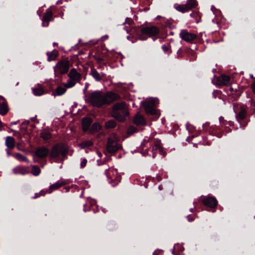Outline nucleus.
I'll use <instances>...</instances> for the list:
<instances>
[{"label": "nucleus", "instance_id": "1", "mask_svg": "<svg viewBox=\"0 0 255 255\" xmlns=\"http://www.w3.org/2000/svg\"><path fill=\"white\" fill-rule=\"evenodd\" d=\"M86 101L94 107L100 108L105 105L104 93L95 91L86 96Z\"/></svg>", "mask_w": 255, "mask_h": 255}, {"label": "nucleus", "instance_id": "2", "mask_svg": "<svg viewBox=\"0 0 255 255\" xmlns=\"http://www.w3.org/2000/svg\"><path fill=\"white\" fill-rule=\"evenodd\" d=\"M159 31V28L154 25L143 27L140 29V33L139 34V38L141 40H145L148 37L156 36Z\"/></svg>", "mask_w": 255, "mask_h": 255}, {"label": "nucleus", "instance_id": "3", "mask_svg": "<svg viewBox=\"0 0 255 255\" xmlns=\"http://www.w3.org/2000/svg\"><path fill=\"white\" fill-rule=\"evenodd\" d=\"M69 80L65 83L63 84L64 87L67 88H70L75 86V85L80 81L81 80V75L78 72L75 68L71 69L68 74Z\"/></svg>", "mask_w": 255, "mask_h": 255}, {"label": "nucleus", "instance_id": "4", "mask_svg": "<svg viewBox=\"0 0 255 255\" xmlns=\"http://www.w3.org/2000/svg\"><path fill=\"white\" fill-rule=\"evenodd\" d=\"M119 138L116 134H113L108 138L107 150L108 152L113 153L117 151L122 147L119 143Z\"/></svg>", "mask_w": 255, "mask_h": 255}, {"label": "nucleus", "instance_id": "5", "mask_svg": "<svg viewBox=\"0 0 255 255\" xmlns=\"http://www.w3.org/2000/svg\"><path fill=\"white\" fill-rule=\"evenodd\" d=\"M70 68V62L67 59L59 61L54 67L55 75H63L66 74Z\"/></svg>", "mask_w": 255, "mask_h": 255}, {"label": "nucleus", "instance_id": "6", "mask_svg": "<svg viewBox=\"0 0 255 255\" xmlns=\"http://www.w3.org/2000/svg\"><path fill=\"white\" fill-rule=\"evenodd\" d=\"M68 148L67 146L62 143H58L53 146L50 153V156L55 158L58 157L60 155L65 156L68 152Z\"/></svg>", "mask_w": 255, "mask_h": 255}, {"label": "nucleus", "instance_id": "7", "mask_svg": "<svg viewBox=\"0 0 255 255\" xmlns=\"http://www.w3.org/2000/svg\"><path fill=\"white\" fill-rule=\"evenodd\" d=\"M197 2L196 0H188L185 4H175V8L178 11L186 12L196 7Z\"/></svg>", "mask_w": 255, "mask_h": 255}, {"label": "nucleus", "instance_id": "8", "mask_svg": "<svg viewBox=\"0 0 255 255\" xmlns=\"http://www.w3.org/2000/svg\"><path fill=\"white\" fill-rule=\"evenodd\" d=\"M145 111L148 115H154L156 117L160 116V112L154 108V103L153 101L146 102L143 103Z\"/></svg>", "mask_w": 255, "mask_h": 255}, {"label": "nucleus", "instance_id": "9", "mask_svg": "<svg viewBox=\"0 0 255 255\" xmlns=\"http://www.w3.org/2000/svg\"><path fill=\"white\" fill-rule=\"evenodd\" d=\"M231 78L230 76L221 75L220 76H214L212 82L219 86H227L230 83Z\"/></svg>", "mask_w": 255, "mask_h": 255}, {"label": "nucleus", "instance_id": "10", "mask_svg": "<svg viewBox=\"0 0 255 255\" xmlns=\"http://www.w3.org/2000/svg\"><path fill=\"white\" fill-rule=\"evenodd\" d=\"M179 35L182 40L190 43L192 42L197 37L196 34L189 32L187 30H181Z\"/></svg>", "mask_w": 255, "mask_h": 255}, {"label": "nucleus", "instance_id": "11", "mask_svg": "<svg viewBox=\"0 0 255 255\" xmlns=\"http://www.w3.org/2000/svg\"><path fill=\"white\" fill-rule=\"evenodd\" d=\"M105 105H109L111 103L120 99V96L112 92L104 94Z\"/></svg>", "mask_w": 255, "mask_h": 255}, {"label": "nucleus", "instance_id": "12", "mask_svg": "<svg viewBox=\"0 0 255 255\" xmlns=\"http://www.w3.org/2000/svg\"><path fill=\"white\" fill-rule=\"evenodd\" d=\"M106 174L108 178L111 180L110 182H115L117 184L121 180V177L118 175L117 169L110 168L106 171Z\"/></svg>", "mask_w": 255, "mask_h": 255}, {"label": "nucleus", "instance_id": "13", "mask_svg": "<svg viewBox=\"0 0 255 255\" xmlns=\"http://www.w3.org/2000/svg\"><path fill=\"white\" fill-rule=\"evenodd\" d=\"M113 111H119L128 114L127 105L124 102L116 103L113 106Z\"/></svg>", "mask_w": 255, "mask_h": 255}, {"label": "nucleus", "instance_id": "14", "mask_svg": "<svg viewBox=\"0 0 255 255\" xmlns=\"http://www.w3.org/2000/svg\"><path fill=\"white\" fill-rule=\"evenodd\" d=\"M53 12L51 9L48 8L46 10L42 18V25L47 26L49 22L52 19Z\"/></svg>", "mask_w": 255, "mask_h": 255}, {"label": "nucleus", "instance_id": "15", "mask_svg": "<svg viewBox=\"0 0 255 255\" xmlns=\"http://www.w3.org/2000/svg\"><path fill=\"white\" fill-rule=\"evenodd\" d=\"M66 184L67 181L66 180H60L58 181L49 186L48 189L49 194L51 193L53 191L58 189L61 187L66 185Z\"/></svg>", "mask_w": 255, "mask_h": 255}, {"label": "nucleus", "instance_id": "16", "mask_svg": "<svg viewBox=\"0 0 255 255\" xmlns=\"http://www.w3.org/2000/svg\"><path fill=\"white\" fill-rule=\"evenodd\" d=\"M49 150L45 146H42L37 149L35 152V155L39 158H44L48 154Z\"/></svg>", "mask_w": 255, "mask_h": 255}, {"label": "nucleus", "instance_id": "17", "mask_svg": "<svg viewBox=\"0 0 255 255\" xmlns=\"http://www.w3.org/2000/svg\"><path fill=\"white\" fill-rule=\"evenodd\" d=\"M134 123L137 126H145L146 123L145 120L141 114L139 113H137L134 117L133 120Z\"/></svg>", "mask_w": 255, "mask_h": 255}, {"label": "nucleus", "instance_id": "18", "mask_svg": "<svg viewBox=\"0 0 255 255\" xmlns=\"http://www.w3.org/2000/svg\"><path fill=\"white\" fill-rule=\"evenodd\" d=\"M247 115V108L245 106H242L240 108V111L236 116V118L238 121H242L244 120Z\"/></svg>", "mask_w": 255, "mask_h": 255}, {"label": "nucleus", "instance_id": "19", "mask_svg": "<svg viewBox=\"0 0 255 255\" xmlns=\"http://www.w3.org/2000/svg\"><path fill=\"white\" fill-rule=\"evenodd\" d=\"M128 115V114H125V113H123L119 111H112V113L113 117L121 122L124 121L126 117Z\"/></svg>", "mask_w": 255, "mask_h": 255}, {"label": "nucleus", "instance_id": "20", "mask_svg": "<svg viewBox=\"0 0 255 255\" xmlns=\"http://www.w3.org/2000/svg\"><path fill=\"white\" fill-rule=\"evenodd\" d=\"M16 174H26L29 173L28 167L19 166L13 169Z\"/></svg>", "mask_w": 255, "mask_h": 255}, {"label": "nucleus", "instance_id": "21", "mask_svg": "<svg viewBox=\"0 0 255 255\" xmlns=\"http://www.w3.org/2000/svg\"><path fill=\"white\" fill-rule=\"evenodd\" d=\"M32 91L35 96H41L44 93L43 87L40 84H38L35 88H33Z\"/></svg>", "mask_w": 255, "mask_h": 255}, {"label": "nucleus", "instance_id": "22", "mask_svg": "<svg viewBox=\"0 0 255 255\" xmlns=\"http://www.w3.org/2000/svg\"><path fill=\"white\" fill-rule=\"evenodd\" d=\"M91 75L92 77L97 81H100L102 80L104 77V74L103 73L100 74L96 69H92L91 71Z\"/></svg>", "mask_w": 255, "mask_h": 255}, {"label": "nucleus", "instance_id": "23", "mask_svg": "<svg viewBox=\"0 0 255 255\" xmlns=\"http://www.w3.org/2000/svg\"><path fill=\"white\" fill-rule=\"evenodd\" d=\"M66 88H67L65 87H63L61 86H58L53 92V95L55 97L63 95L66 91Z\"/></svg>", "mask_w": 255, "mask_h": 255}, {"label": "nucleus", "instance_id": "24", "mask_svg": "<svg viewBox=\"0 0 255 255\" xmlns=\"http://www.w3.org/2000/svg\"><path fill=\"white\" fill-rule=\"evenodd\" d=\"M8 111V107L7 102H2L0 104V114L5 115Z\"/></svg>", "mask_w": 255, "mask_h": 255}, {"label": "nucleus", "instance_id": "25", "mask_svg": "<svg viewBox=\"0 0 255 255\" xmlns=\"http://www.w3.org/2000/svg\"><path fill=\"white\" fill-rule=\"evenodd\" d=\"M92 123V119L90 118H85L82 121V127L84 131L88 129L90 125Z\"/></svg>", "mask_w": 255, "mask_h": 255}, {"label": "nucleus", "instance_id": "26", "mask_svg": "<svg viewBox=\"0 0 255 255\" xmlns=\"http://www.w3.org/2000/svg\"><path fill=\"white\" fill-rule=\"evenodd\" d=\"M5 144L9 149H12L14 147L15 140L12 136H7L5 140Z\"/></svg>", "mask_w": 255, "mask_h": 255}, {"label": "nucleus", "instance_id": "27", "mask_svg": "<svg viewBox=\"0 0 255 255\" xmlns=\"http://www.w3.org/2000/svg\"><path fill=\"white\" fill-rule=\"evenodd\" d=\"M218 205V201L213 197H208V207L215 208Z\"/></svg>", "mask_w": 255, "mask_h": 255}, {"label": "nucleus", "instance_id": "28", "mask_svg": "<svg viewBox=\"0 0 255 255\" xmlns=\"http://www.w3.org/2000/svg\"><path fill=\"white\" fill-rule=\"evenodd\" d=\"M47 55L48 56V61L54 60L56 59L58 56V51L54 50L51 52H47Z\"/></svg>", "mask_w": 255, "mask_h": 255}, {"label": "nucleus", "instance_id": "29", "mask_svg": "<svg viewBox=\"0 0 255 255\" xmlns=\"http://www.w3.org/2000/svg\"><path fill=\"white\" fill-rule=\"evenodd\" d=\"M40 136L45 140L50 139L52 137L50 132L46 130H42L40 134Z\"/></svg>", "mask_w": 255, "mask_h": 255}, {"label": "nucleus", "instance_id": "30", "mask_svg": "<svg viewBox=\"0 0 255 255\" xmlns=\"http://www.w3.org/2000/svg\"><path fill=\"white\" fill-rule=\"evenodd\" d=\"M93 145V142L90 140H85L79 144V146L81 148H87L92 146Z\"/></svg>", "mask_w": 255, "mask_h": 255}, {"label": "nucleus", "instance_id": "31", "mask_svg": "<svg viewBox=\"0 0 255 255\" xmlns=\"http://www.w3.org/2000/svg\"><path fill=\"white\" fill-rule=\"evenodd\" d=\"M152 150H153L154 154L157 151H158L159 152H162L163 149L161 146V145H160V143L159 142L157 141V142H155L154 145L152 147Z\"/></svg>", "mask_w": 255, "mask_h": 255}, {"label": "nucleus", "instance_id": "32", "mask_svg": "<svg viewBox=\"0 0 255 255\" xmlns=\"http://www.w3.org/2000/svg\"><path fill=\"white\" fill-rule=\"evenodd\" d=\"M31 168L32 170L31 172L34 176H38L40 173L41 170L38 166L32 165Z\"/></svg>", "mask_w": 255, "mask_h": 255}, {"label": "nucleus", "instance_id": "33", "mask_svg": "<svg viewBox=\"0 0 255 255\" xmlns=\"http://www.w3.org/2000/svg\"><path fill=\"white\" fill-rule=\"evenodd\" d=\"M14 157L21 161H25L28 162L29 161L28 159L24 156L22 155L21 154L17 153H15L14 155Z\"/></svg>", "mask_w": 255, "mask_h": 255}, {"label": "nucleus", "instance_id": "34", "mask_svg": "<svg viewBox=\"0 0 255 255\" xmlns=\"http://www.w3.org/2000/svg\"><path fill=\"white\" fill-rule=\"evenodd\" d=\"M116 123L114 120H110L106 123L105 127L107 128H112L116 127Z\"/></svg>", "mask_w": 255, "mask_h": 255}, {"label": "nucleus", "instance_id": "35", "mask_svg": "<svg viewBox=\"0 0 255 255\" xmlns=\"http://www.w3.org/2000/svg\"><path fill=\"white\" fill-rule=\"evenodd\" d=\"M92 128L94 129V130H99L100 129H101V125L98 124V123H94L93 125H92Z\"/></svg>", "mask_w": 255, "mask_h": 255}, {"label": "nucleus", "instance_id": "36", "mask_svg": "<svg viewBox=\"0 0 255 255\" xmlns=\"http://www.w3.org/2000/svg\"><path fill=\"white\" fill-rule=\"evenodd\" d=\"M87 163V159L85 158L83 159L82 161L81 162V165H80L81 167L82 168H84L86 165Z\"/></svg>", "mask_w": 255, "mask_h": 255}, {"label": "nucleus", "instance_id": "37", "mask_svg": "<svg viewBox=\"0 0 255 255\" xmlns=\"http://www.w3.org/2000/svg\"><path fill=\"white\" fill-rule=\"evenodd\" d=\"M46 194H49V192H48V189L46 190H41L40 192H39V195L40 196H44L45 195H46Z\"/></svg>", "mask_w": 255, "mask_h": 255}, {"label": "nucleus", "instance_id": "38", "mask_svg": "<svg viewBox=\"0 0 255 255\" xmlns=\"http://www.w3.org/2000/svg\"><path fill=\"white\" fill-rule=\"evenodd\" d=\"M88 203H89L91 206H93L96 204V201L95 200L88 199Z\"/></svg>", "mask_w": 255, "mask_h": 255}, {"label": "nucleus", "instance_id": "39", "mask_svg": "<svg viewBox=\"0 0 255 255\" xmlns=\"http://www.w3.org/2000/svg\"><path fill=\"white\" fill-rule=\"evenodd\" d=\"M162 49H163V50L164 51V52H167L169 50V48L166 45H163L162 46Z\"/></svg>", "mask_w": 255, "mask_h": 255}, {"label": "nucleus", "instance_id": "40", "mask_svg": "<svg viewBox=\"0 0 255 255\" xmlns=\"http://www.w3.org/2000/svg\"><path fill=\"white\" fill-rule=\"evenodd\" d=\"M251 88L253 92L255 94V81L252 84Z\"/></svg>", "mask_w": 255, "mask_h": 255}, {"label": "nucleus", "instance_id": "41", "mask_svg": "<svg viewBox=\"0 0 255 255\" xmlns=\"http://www.w3.org/2000/svg\"><path fill=\"white\" fill-rule=\"evenodd\" d=\"M201 200L204 205H205V206L207 205V199H201Z\"/></svg>", "mask_w": 255, "mask_h": 255}, {"label": "nucleus", "instance_id": "42", "mask_svg": "<svg viewBox=\"0 0 255 255\" xmlns=\"http://www.w3.org/2000/svg\"><path fill=\"white\" fill-rule=\"evenodd\" d=\"M14 135H16V136H18V137L19 139L21 138V137H22V136H21V134H20L19 133H18L17 131H15V133H14Z\"/></svg>", "mask_w": 255, "mask_h": 255}, {"label": "nucleus", "instance_id": "43", "mask_svg": "<svg viewBox=\"0 0 255 255\" xmlns=\"http://www.w3.org/2000/svg\"><path fill=\"white\" fill-rule=\"evenodd\" d=\"M0 101H2V102H7L6 99L1 96H0Z\"/></svg>", "mask_w": 255, "mask_h": 255}, {"label": "nucleus", "instance_id": "44", "mask_svg": "<svg viewBox=\"0 0 255 255\" xmlns=\"http://www.w3.org/2000/svg\"><path fill=\"white\" fill-rule=\"evenodd\" d=\"M187 217L188 218V221L189 222H191V221H193L194 220V218L193 217H190L189 216H188Z\"/></svg>", "mask_w": 255, "mask_h": 255}, {"label": "nucleus", "instance_id": "45", "mask_svg": "<svg viewBox=\"0 0 255 255\" xmlns=\"http://www.w3.org/2000/svg\"><path fill=\"white\" fill-rule=\"evenodd\" d=\"M40 195H39V193H36L35 194V196H34V198H38L39 197H40Z\"/></svg>", "mask_w": 255, "mask_h": 255}, {"label": "nucleus", "instance_id": "46", "mask_svg": "<svg viewBox=\"0 0 255 255\" xmlns=\"http://www.w3.org/2000/svg\"><path fill=\"white\" fill-rule=\"evenodd\" d=\"M159 251H155L153 254V255H157L158 254V253H159Z\"/></svg>", "mask_w": 255, "mask_h": 255}, {"label": "nucleus", "instance_id": "47", "mask_svg": "<svg viewBox=\"0 0 255 255\" xmlns=\"http://www.w3.org/2000/svg\"><path fill=\"white\" fill-rule=\"evenodd\" d=\"M97 153L100 157L102 156V153L100 152H97Z\"/></svg>", "mask_w": 255, "mask_h": 255}, {"label": "nucleus", "instance_id": "48", "mask_svg": "<svg viewBox=\"0 0 255 255\" xmlns=\"http://www.w3.org/2000/svg\"><path fill=\"white\" fill-rule=\"evenodd\" d=\"M230 91H232V92H233V91H234V89L233 87H231V88H230Z\"/></svg>", "mask_w": 255, "mask_h": 255}, {"label": "nucleus", "instance_id": "49", "mask_svg": "<svg viewBox=\"0 0 255 255\" xmlns=\"http://www.w3.org/2000/svg\"><path fill=\"white\" fill-rule=\"evenodd\" d=\"M84 210L85 211H88V209H86V208L85 206H84Z\"/></svg>", "mask_w": 255, "mask_h": 255}, {"label": "nucleus", "instance_id": "50", "mask_svg": "<svg viewBox=\"0 0 255 255\" xmlns=\"http://www.w3.org/2000/svg\"><path fill=\"white\" fill-rule=\"evenodd\" d=\"M56 44H56V43H53V45H56Z\"/></svg>", "mask_w": 255, "mask_h": 255}]
</instances>
